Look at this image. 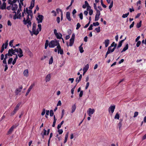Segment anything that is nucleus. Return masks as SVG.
<instances>
[{
	"mask_svg": "<svg viewBox=\"0 0 146 146\" xmlns=\"http://www.w3.org/2000/svg\"><path fill=\"white\" fill-rule=\"evenodd\" d=\"M23 88L22 86H20L18 88H17L15 90V93L16 95L18 94L21 91V89Z\"/></svg>",
	"mask_w": 146,
	"mask_h": 146,
	"instance_id": "10",
	"label": "nucleus"
},
{
	"mask_svg": "<svg viewBox=\"0 0 146 146\" xmlns=\"http://www.w3.org/2000/svg\"><path fill=\"white\" fill-rule=\"evenodd\" d=\"M122 120L120 121V122L118 123V125L119 126V130H120L122 126Z\"/></svg>",
	"mask_w": 146,
	"mask_h": 146,
	"instance_id": "35",
	"label": "nucleus"
},
{
	"mask_svg": "<svg viewBox=\"0 0 146 146\" xmlns=\"http://www.w3.org/2000/svg\"><path fill=\"white\" fill-rule=\"evenodd\" d=\"M53 62V57L52 56L51 57V58L49 59V64H52Z\"/></svg>",
	"mask_w": 146,
	"mask_h": 146,
	"instance_id": "32",
	"label": "nucleus"
},
{
	"mask_svg": "<svg viewBox=\"0 0 146 146\" xmlns=\"http://www.w3.org/2000/svg\"><path fill=\"white\" fill-rule=\"evenodd\" d=\"M26 13L28 14H31L32 13V11L31 10H28L27 8L26 9Z\"/></svg>",
	"mask_w": 146,
	"mask_h": 146,
	"instance_id": "28",
	"label": "nucleus"
},
{
	"mask_svg": "<svg viewBox=\"0 0 146 146\" xmlns=\"http://www.w3.org/2000/svg\"><path fill=\"white\" fill-rule=\"evenodd\" d=\"M66 18L69 21H71V19L70 17V13L69 12H66Z\"/></svg>",
	"mask_w": 146,
	"mask_h": 146,
	"instance_id": "15",
	"label": "nucleus"
},
{
	"mask_svg": "<svg viewBox=\"0 0 146 146\" xmlns=\"http://www.w3.org/2000/svg\"><path fill=\"white\" fill-rule=\"evenodd\" d=\"M129 12H128V13H125V14H123V15L122 16V17L123 18H125L126 17H127L129 15Z\"/></svg>",
	"mask_w": 146,
	"mask_h": 146,
	"instance_id": "33",
	"label": "nucleus"
},
{
	"mask_svg": "<svg viewBox=\"0 0 146 146\" xmlns=\"http://www.w3.org/2000/svg\"><path fill=\"white\" fill-rule=\"evenodd\" d=\"M21 104V102H19L17 105L16 107L19 109V107H20Z\"/></svg>",
	"mask_w": 146,
	"mask_h": 146,
	"instance_id": "57",
	"label": "nucleus"
},
{
	"mask_svg": "<svg viewBox=\"0 0 146 146\" xmlns=\"http://www.w3.org/2000/svg\"><path fill=\"white\" fill-rule=\"evenodd\" d=\"M113 1L112 0L110 3V5L109 7V9H111L112 7L113 6Z\"/></svg>",
	"mask_w": 146,
	"mask_h": 146,
	"instance_id": "41",
	"label": "nucleus"
},
{
	"mask_svg": "<svg viewBox=\"0 0 146 146\" xmlns=\"http://www.w3.org/2000/svg\"><path fill=\"white\" fill-rule=\"evenodd\" d=\"M83 94V91L82 90L80 91V93L79 94V96L80 97H82V96Z\"/></svg>",
	"mask_w": 146,
	"mask_h": 146,
	"instance_id": "56",
	"label": "nucleus"
},
{
	"mask_svg": "<svg viewBox=\"0 0 146 146\" xmlns=\"http://www.w3.org/2000/svg\"><path fill=\"white\" fill-rule=\"evenodd\" d=\"M13 60V58H10L8 61V64H11L12 61Z\"/></svg>",
	"mask_w": 146,
	"mask_h": 146,
	"instance_id": "34",
	"label": "nucleus"
},
{
	"mask_svg": "<svg viewBox=\"0 0 146 146\" xmlns=\"http://www.w3.org/2000/svg\"><path fill=\"white\" fill-rule=\"evenodd\" d=\"M51 13H53L54 14V16H56V12L55 11H54V10L52 11H51Z\"/></svg>",
	"mask_w": 146,
	"mask_h": 146,
	"instance_id": "59",
	"label": "nucleus"
},
{
	"mask_svg": "<svg viewBox=\"0 0 146 146\" xmlns=\"http://www.w3.org/2000/svg\"><path fill=\"white\" fill-rule=\"evenodd\" d=\"M68 132L65 135L64 141V143H65L67 141L68 138Z\"/></svg>",
	"mask_w": 146,
	"mask_h": 146,
	"instance_id": "29",
	"label": "nucleus"
},
{
	"mask_svg": "<svg viewBox=\"0 0 146 146\" xmlns=\"http://www.w3.org/2000/svg\"><path fill=\"white\" fill-rule=\"evenodd\" d=\"M76 106L75 104H74V105L72 106V111H71V113H73L75 110L76 109Z\"/></svg>",
	"mask_w": 146,
	"mask_h": 146,
	"instance_id": "19",
	"label": "nucleus"
},
{
	"mask_svg": "<svg viewBox=\"0 0 146 146\" xmlns=\"http://www.w3.org/2000/svg\"><path fill=\"white\" fill-rule=\"evenodd\" d=\"M16 113V112L13 110V111L11 113V114H10L11 116H13V115H15V114Z\"/></svg>",
	"mask_w": 146,
	"mask_h": 146,
	"instance_id": "53",
	"label": "nucleus"
},
{
	"mask_svg": "<svg viewBox=\"0 0 146 146\" xmlns=\"http://www.w3.org/2000/svg\"><path fill=\"white\" fill-rule=\"evenodd\" d=\"M45 109H43L41 113V115H44L45 113Z\"/></svg>",
	"mask_w": 146,
	"mask_h": 146,
	"instance_id": "63",
	"label": "nucleus"
},
{
	"mask_svg": "<svg viewBox=\"0 0 146 146\" xmlns=\"http://www.w3.org/2000/svg\"><path fill=\"white\" fill-rule=\"evenodd\" d=\"M56 11L57 13H59V11H60L61 12V13H62V10L59 8L57 9H56Z\"/></svg>",
	"mask_w": 146,
	"mask_h": 146,
	"instance_id": "51",
	"label": "nucleus"
},
{
	"mask_svg": "<svg viewBox=\"0 0 146 146\" xmlns=\"http://www.w3.org/2000/svg\"><path fill=\"white\" fill-rule=\"evenodd\" d=\"M55 36L57 39H60L62 38V35L60 33L59 34L58 33L57 35H56Z\"/></svg>",
	"mask_w": 146,
	"mask_h": 146,
	"instance_id": "20",
	"label": "nucleus"
},
{
	"mask_svg": "<svg viewBox=\"0 0 146 146\" xmlns=\"http://www.w3.org/2000/svg\"><path fill=\"white\" fill-rule=\"evenodd\" d=\"M119 115L118 113H117L115 116L114 118L119 119Z\"/></svg>",
	"mask_w": 146,
	"mask_h": 146,
	"instance_id": "36",
	"label": "nucleus"
},
{
	"mask_svg": "<svg viewBox=\"0 0 146 146\" xmlns=\"http://www.w3.org/2000/svg\"><path fill=\"white\" fill-rule=\"evenodd\" d=\"M56 21L58 23H59L60 22V18L58 17L56 18Z\"/></svg>",
	"mask_w": 146,
	"mask_h": 146,
	"instance_id": "62",
	"label": "nucleus"
},
{
	"mask_svg": "<svg viewBox=\"0 0 146 146\" xmlns=\"http://www.w3.org/2000/svg\"><path fill=\"white\" fill-rule=\"evenodd\" d=\"M128 48V44H127L125 46L123 50L121 51V52H124L126 50H127Z\"/></svg>",
	"mask_w": 146,
	"mask_h": 146,
	"instance_id": "23",
	"label": "nucleus"
},
{
	"mask_svg": "<svg viewBox=\"0 0 146 146\" xmlns=\"http://www.w3.org/2000/svg\"><path fill=\"white\" fill-rule=\"evenodd\" d=\"M14 7H13L12 8V10L13 11H15L17 10L18 8V5L16 4L15 3L14 5Z\"/></svg>",
	"mask_w": 146,
	"mask_h": 146,
	"instance_id": "21",
	"label": "nucleus"
},
{
	"mask_svg": "<svg viewBox=\"0 0 146 146\" xmlns=\"http://www.w3.org/2000/svg\"><path fill=\"white\" fill-rule=\"evenodd\" d=\"M14 51L15 52V53L17 52L19 53V54H18V56L19 58H21L23 56V52L21 48H15L14 50Z\"/></svg>",
	"mask_w": 146,
	"mask_h": 146,
	"instance_id": "2",
	"label": "nucleus"
},
{
	"mask_svg": "<svg viewBox=\"0 0 146 146\" xmlns=\"http://www.w3.org/2000/svg\"><path fill=\"white\" fill-rule=\"evenodd\" d=\"M18 126V125H14L12 126V127L10 128L9 131H8L7 133V135H9L11 134L13 131L14 129L15 128Z\"/></svg>",
	"mask_w": 146,
	"mask_h": 146,
	"instance_id": "4",
	"label": "nucleus"
},
{
	"mask_svg": "<svg viewBox=\"0 0 146 146\" xmlns=\"http://www.w3.org/2000/svg\"><path fill=\"white\" fill-rule=\"evenodd\" d=\"M95 30L96 31L97 33H99L100 32V27H99L98 28H96Z\"/></svg>",
	"mask_w": 146,
	"mask_h": 146,
	"instance_id": "47",
	"label": "nucleus"
},
{
	"mask_svg": "<svg viewBox=\"0 0 146 146\" xmlns=\"http://www.w3.org/2000/svg\"><path fill=\"white\" fill-rule=\"evenodd\" d=\"M79 16L81 20H82L83 18V14L82 13H80L79 15Z\"/></svg>",
	"mask_w": 146,
	"mask_h": 146,
	"instance_id": "55",
	"label": "nucleus"
},
{
	"mask_svg": "<svg viewBox=\"0 0 146 146\" xmlns=\"http://www.w3.org/2000/svg\"><path fill=\"white\" fill-rule=\"evenodd\" d=\"M75 34L74 33H73L72 35L71 38L70 39L73 40H74V38H75Z\"/></svg>",
	"mask_w": 146,
	"mask_h": 146,
	"instance_id": "58",
	"label": "nucleus"
},
{
	"mask_svg": "<svg viewBox=\"0 0 146 146\" xmlns=\"http://www.w3.org/2000/svg\"><path fill=\"white\" fill-rule=\"evenodd\" d=\"M74 40L70 39L69 46H72L74 43Z\"/></svg>",
	"mask_w": 146,
	"mask_h": 146,
	"instance_id": "30",
	"label": "nucleus"
},
{
	"mask_svg": "<svg viewBox=\"0 0 146 146\" xmlns=\"http://www.w3.org/2000/svg\"><path fill=\"white\" fill-rule=\"evenodd\" d=\"M138 114V112L136 111V112H135L133 117H136L137 116Z\"/></svg>",
	"mask_w": 146,
	"mask_h": 146,
	"instance_id": "48",
	"label": "nucleus"
},
{
	"mask_svg": "<svg viewBox=\"0 0 146 146\" xmlns=\"http://www.w3.org/2000/svg\"><path fill=\"white\" fill-rule=\"evenodd\" d=\"M93 25L94 26H98L99 25V23L98 22L96 23L94 22L93 23Z\"/></svg>",
	"mask_w": 146,
	"mask_h": 146,
	"instance_id": "46",
	"label": "nucleus"
},
{
	"mask_svg": "<svg viewBox=\"0 0 146 146\" xmlns=\"http://www.w3.org/2000/svg\"><path fill=\"white\" fill-rule=\"evenodd\" d=\"M100 16L97 15H96L95 17V21H97L98 20Z\"/></svg>",
	"mask_w": 146,
	"mask_h": 146,
	"instance_id": "38",
	"label": "nucleus"
},
{
	"mask_svg": "<svg viewBox=\"0 0 146 146\" xmlns=\"http://www.w3.org/2000/svg\"><path fill=\"white\" fill-rule=\"evenodd\" d=\"M142 21H140L139 23H137L136 25V27L137 28H139L140 27L141 25Z\"/></svg>",
	"mask_w": 146,
	"mask_h": 146,
	"instance_id": "27",
	"label": "nucleus"
},
{
	"mask_svg": "<svg viewBox=\"0 0 146 146\" xmlns=\"http://www.w3.org/2000/svg\"><path fill=\"white\" fill-rule=\"evenodd\" d=\"M58 132L59 134H61L63 132V130L62 129H59L58 130Z\"/></svg>",
	"mask_w": 146,
	"mask_h": 146,
	"instance_id": "49",
	"label": "nucleus"
},
{
	"mask_svg": "<svg viewBox=\"0 0 146 146\" xmlns=\"http://www.w3.org/2000/svg\"><path fill=\"white\" fill-rule=\"evenodd\" d=\"M89 14L90 15H91L93 14V11L92 9L89 10Z\"/></svg>",
	"mask_w": 146,
	"mask_h": 146,
	"instance_id": "54",
	"label": "nucleus"
},
{
	"mask_svg": "<svg viewBox=\"0 0 146 146\" xmlns=\"http://www.w3.org/2000/svg\"><path fill=\"white\" fill-rule=\"evenodd\" d=\"M111 48V47H109L108 48V50L106 52L107 54H110L111 52V50H110V48Z\"/></svg>",
	"mask_w": 146,
	"mask_h": 146,
	"instance_id": "45",
	"label": "nucleus"
},
{
	"mask_svg": "<svg viewBox=\"0 0 146 146\" xmlns=\"http://www.w3.org/2000/svg\"><path fill=\"white\" fill-rule=\"evenodd\" d=\"M51 78V76L50 74H48L45 78V80L46 82L49 81Z\"/></svg>",
	"mask_w": 146,
	"mask_h": 146,
	"instance_id": "17",
	"label": "nucleus"
},
{
	"mask_svg": "<svg viewBox=\"0 0 146 146\" xmlns=\"http://www.w3.org/2000/svg\"><path fill=\"white\" fill-rule=\"evenodd\" d=\"M89 83L88 82L86 84V86L85 87V89L86 90L88 88V87L89 86Z\"/></svg>",
	"mask_w": 146,
	"mask_h": 146,
	"instance_id": "60",
	"label": "nucleus"
},
{
	"mask_svg": "<svg viewBox=\"0 0 146 146\" xmlns=\"http://www.w3.org/2000/svg\"><path fill=\"white\" fill-rule=\"evenodd\" d=\"M100 2L101 4L103 7L104 8H106L107 7L103 3V0H101Z\"/></svg>",
	"mask_w": 146,
	"mask_h": 146,
	"instance_id": "37",
	"label": "nucleus"
},
{
	"mask_svg": "<svg viewBox=\"0 0 146 146\" xmlns=\"http://www.w3.org/2000/svg\"><path fill=\"white\" fill-rule=\"evenodd\" d=\"M49 41L48 40H46L45 44V48L46 49L48 45H49Z\"/></svg>",
	"mask_w": 146,
	"mask_h": 146,
	"instance_id": "26",
	"label": "nucleus"
},
{
	"mask_svg": "<svg viewBox=\"0 0 146 146\" xmlns=\"http://www.w3.org/2000/svg\"><path fill=\"white\" fill-rule=\"evenodd\" d=\"M23 22L24 23V25H26L27 24H28V25H29L30 27L31 25V21H26V19L25 18H24V19L23 20Z\"/></svg>",
	"mask_w": 146,
	"mask_h": 146,
	"instance_id": "13",
	"label": "nucleus"
},
{
	"mask_svg": "<svg viewBox=\"0 0 146 146\" xmlns=\"http://www.w3.org/2000/svg\"><path fill=\"white\" fill-rule=\"evenodd\" d=\"M89 68V65L88 64H86L83 69V71L84 72V73H85L88 70Z\"/></svg>",
	"mask_w": 146,
	"mask_h": 146,
	"instance_id": "14",
	"label": "nucleus"
},
{
	"mask_svg": "<svg viewBox=\"0 0 146 146\" xmlns=\"http://www.w3.org/2000/svg\"><path fill=\"white\" fill-rule=\"evenodd\" d=\"M93 25L92 24H91L89 28H88V29L89 30H91L93 29L92 28Z\"/></svg>",
	"mask_w": 146,
	"mask_h": 146,
	"instance_id": "64",
	"label": "nucleus"
},
{
	"mask_svg": "<svg viewBox=\"0 0 146 146\" xmlns=\"http://www.w3.org/2000/svg\"><path fill=\"white\" fill-rule=\"evenodd\" d=\"M43 131H44V132L43 134L42 135V137H43V138L44 137V135H47V133H46L47 131H46V130H45V129H44Z\"/></svg>",
	"mask_w": 146,
	"mask_h": 146,
	"instance_id": "39",
	"label": "nucleus"
},
{
	"mask_svg": "<svg viewBox=\"0 0 146 146\" xmlns=\"http://www.w3.org/2000/svg\"><path fill=\"white\" fill-rule=\"evenodd\" d=\"M56 48L58 49V54L60 53L61 55H62L63 54V50L61 49L60 45H57Z\"/></svg>",
	"mask_w": 146,
	"mask_h": 146,
	"instance_id": "9",
	"label": "nucleus"
},
{
	"mask_svg": "<svg viewBox=\"0 0 146 146\" xmlns=\"http://www.w3.org/2000/svg\"><path fill=\"white\" fill-rule=\"evenodd\" d=\"M13 40H11L9 43V45L11 46H13Z\"/></svg>",
	"mask_w": 146,
	"mask_h": 146,
	"instance_id": "61",
	"label": "nucleus"
},
{
	"mask_svg": "<svg viewBox=\"0 0 146 146\" xmlns=\"http://www.w3.org/2000/svg\"><path fill=\"white\" fill-rule=\"evenodd\" d=\"M109 43V40L107 39L105 40V41L103 42V43L105 44V47H106L108 46Z\"/></svg>",
	"mask_w": 146,
	"mask_h": 146,
	"instance_id": "16",
	"label": "nucleus"
},
{
	"mask_svg": "<svg viewBox=\"0 0 146 146\" xmlns=\"http://www.w3.org/2000/svg\"><path fill=\"white\" fill-rule=\"evenodd\" d=\"M137 42L136 44V46L137 47H138L140 46V44H141V42L140 41H137Z\"/></svg>",
	"mask_w": 146,
	"mask_h": 146,
	"instance_id": "50",
	"label": "nucleus"
},
{
	"mask_svg": "<svg viewBox=\"0 0 146 146\" xmlns=\"http://www.w3.org/2000/svg\"><path fill=\"white\" fill-rule=\"evenodd\" d=\"M115 108V105L110 106L108 108L109 112L110 113L111 111V113H113L114 112Z\"/></svg>",
	"mask_w": 146,
	"mask_h": 146,
	"instance_id": "11",
	"label": "nucleus"
},
{
	"mask_svg": "<svg viewBox=\"0 0 146 146\" xmlns=\"http://www.w3.org/2000/svg\"><path fill=\"white\" fill-rule=\"evenodd\" d=\"M76 30L78 29L80 27L81 25L79 23H78L76 25Z\"/></svg>",
	"mask_w": 146,
	"mask_h": 146,
	"instance_id": "42",
	"label": "nucleus"
},
{
	"mask_svg": "<svg viewBox=\"0 0 146 146\" xmlns=\"http://www.w3.org/2000/svg\"><path fill=\"white\" fill-rule=\"evenodd\" d=\"M35 86V85L34 84H32L28 89V90H27L26 93L25 94V96H27L28 94H29V92L32 89V88H33V87L34 86Z\"/></svg>",
	"mask_w": 146,
	"mask_h": 146,
	"instance_id": "12",
	"label": "nucleus"
},
{
	"mask_svg": "<svg viewBox=\"0 0 146 146\" xmlns=\"http://www.w3.org/2000/svg\"><path fill=\"white\" fill-rule=\"evenodd\" d=\"M81 80H80V79L79 80V78H77L76 80V86L77 84L81 81Z\"/></svg>",
	"mask_w": 146,
	"mask_h": 146,
	"instance_id": "44",
	"label": "nucleus"
},
{
	"mask_svg": "<svg viewBox=\"0 0 146 146\" xmlns=\"http://www.w3.org/2000/svg\"><path fill=\"white\" fill-rule=\"evenodd\" d=\"M35 5V3H31V5L29 7V9L31 10L33 8Z\"/></svg>",
	"mask_w": 146,
	"mask_h": 146,
	"instance_id": "31",
	"label": "nucleus"
},
{
	"mask_svg": "<svg viewBox=\"0 0 146 146\" xmlns=\"http://www.w3.org/2000/svg\"><path fill=\"white\" fill-rule=\"evenodd\" d=\"M54 115V112L52 110H51L50 111V116H52Z\"/></svg>",
	"mask_w": 146,
	"mask_h": 146,
	"instance_id": "43",
	"label": "nucleus"
},
{
	"mask_svg": "<svg viewBox=\"0 0 146 146\" xmlns=\"http://www.w3.org/2000/svg\"><path fill=\"white\" fill-rule=\"evenodd\" d=\"M38 18L36 19L38 21V23L39 24L40 23H41L42 22V20L43 18V16L42 15H38Z\"/></svg>",
	"mask_w": 146,
	"mask_h": 146,
	"instance_id": "7",
	"label": "nucleus"
},
{
	"mask_svg": "<svg viewBox=\"0 0 146 146\" xmlns=\"http://www.w3.org/2000/svg\"><path fill=\"white\" fill-rule=\"evenodd\" d=\"M82 45L83 44H82L79 47V50L81 53H83L84 52V50L82 46Z\"/></svg>",
	"mask_w": 146,
	"mask_h": 146,
	"instance_id": "22",
	"label": "nucleus"
},
{
	"mask_svg": "<svg viewBox=\"0 0 146 146\" xmlns=\"http://www.w3.org/2000/svg\"><path fill=\"white\" fill-rule=\"evenodd\" d=\"M59 40H58L56 39H55L54 40H52L50 41L49 44V47L50 48H54L55 46L60 45L59 43Z\"/></svg>",
	"mask_w": 146,
	"mask_h": 146,
	"instance_id": "1",
	"label": "nucleus"
},
{
	"mask_svg": "<svg viewBox=\"0 0 146 146\" xmlns=\"http://www.w3.org/2000/svg\"><path fill=\"white\" fill-rule=\"evenodd\" d=\"M56 120L57 119L56 118L55 116L54 115V121L52 125V127H55Z\"/></svg>",
	"mask_w": 146,
	"mask_h": 146,
	"instance_id": "24",
	"label": "nucleus"
},
{
	"mask_svg": "<svg viewBox=\"0 0 146 146\" xmlns=\"http://www.w3.org/2000/svg\"><path fill=\"white\" fill-rule=\"evenodd\" d=\"M36 24L35 23H33L32 28V32L34 34L36 35L39 33V31L38 29H37L36 31Z\"/></svg>",
	"mask_w": 146,
	"mask_h": 146,
	"instance_id": "3",
	"label": "nucleus"
},
{
	"mask_svg": "<svg viewBox=\"0 0 146 146\" xmlns=\"http://www.w3.org/2000/svg\"><path fill=\"white\" fill-rule=\"evenodd\" d=\"M23 74L26 77L28 76V71L27 69L25 70L23 72Z\"/></svg>",
	"mask_w": 146,
	"mask_h": 146,
	"instance_id": "25",
	"label": "nucleus"
},
{
	"mask_svg": "<svg viewBox=\"0 0 146 146\" xmlns=\"http://www.w3.org/2000/svg\"><path fill=\"white\" fill-rule=\"evenodd\" d=\"M8 55L9 56H12V54L14 55H16V54L15 53V52H14V49H13V48L9 49L8 51Z\"/></svg>",
	"mask_w": 146,
	"mask_h": 146,
	"instance_id": "8",
	"label": "nucleus"
},
{
	"mask_svg": "<svg viewBox=\"0 0 146 146\" xmlns=\"http://www.w3.org/2000/svg\"><path fill=\"white\" fill-rule=\"evenodd\" d=\"M134 23H135V22L134 21H133V22H132L131 24L129 26V28L130 29L133 27L134 24Z\"/></svg>",
	"mask_w": 146,
	"mask_h": 146,
	"instance_id": "52",
	"label": "nucleus"
},
{
	"mask_svg": "<svg viewBox=\"0 0 146 146\" xmlns=\"http://www.w3.org/2000/svg\"><path fill=\"white\" fill-rule=\"evenodd\" d=\"M96 15L100 16L101 14L100 11L98 9L96 10Z\"/></svg>",
	"mask_w": 146,
	"mask_h": 146,
	"instance_id": "40",
	"label": "nucleus"
},
{
	"mask_svg": "<svg viewBox=\"0 0 146 146\" xmlns=\"http://www.w3.org/2000/svg\"><path fill=\"white\" fill-rule=\"evenodd\" d=\"M8 40H7L5 43H3L1 46V49L0 50V52L2 53L3 51L4 48L6 49L7 46L8 44Z\"/></svg>",
	"mask_w": 146,
	"mask_h": 146,
	"instance_id": "5",
	"label": "nucleus"
},
{
	"mask_svg": "<svg viewBox=\"0 0 146 146\" xmlns=\"http://www.w3.org/2000/svg\"><path fill=\"white\" fill-rule=\"evenodd\" d=\"M94 112L95 110L94 109L90 108L87 111V113L89 116L91 117L92 115L94 113Z\"/></svg>",
	"mask_w": 146,
	"mask_h": 146,
	"instance_id": "6",
	"label": "nucleus"
},
{
	"mask_svg": "<svg viewBox=\"0 0 146 146\" xmlns=\"http://www.w3.org/2000/svg\"><path fill=\"white\" fill-rule=\"evenodd\" d=\"M6 3L5 2H4L3 3V4L1 5V7H0V8L2 10H3L5 9L6 8Z\"/></svg>",
	"mask_w": 146,
	"mask_h": 146,
	"instance_id": "18",
	"label": "nucleus"
}]
</instances>
